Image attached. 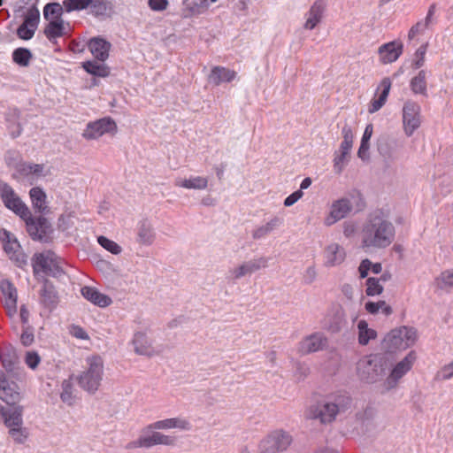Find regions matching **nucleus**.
Segmentation results:
<instances>
[{"label": "nucleus", "instance_id": "obj_47", "mask_svg": "<svg viewBox=\"0 0 453 453\" xmlns=\"http://www.w3.org/2000/svg\"><path fill=\"white\" fill-rule=\"evenodd\" d=\"M32 58V54L26 48H18L12 53L13 61L20 66H27Z\"/></svg>", "mask_w": 453, "mask_h": 453}, {"label": "nucleus", "instance_id": "obj_38", "mask_svg": "<svg viewBox=\"0 0 453 453\" xmlns=\"http://www.w3.org/2000/svg\"><path fill=\"white\" fill-rule=\"evenodd\" d=\"M74 375L69 379L63 380L60 393V398L63 403L73 405L75 401V389L73 387Z\"/></svg>", "mask_w": 453, "mask_h": 453}, {"label": "nucleus", "instance_id": "obj_50", "mask_svg": "<svg viewBox=\"0 0 453 453\" xmlns=\"http://www.w3.org/2000/svg\"><path fill=\"white\" fill-rule=\"evenodd\" d=\"M97 242L111 254L119 255L122 252V248L117 242L105 236L97 237Z\"/></svg>", "mask_w": 453, "mask_h": 453}, {"label": "nucleus", "instance_id": "obj_59", "mask_svg": "<svg viewBox=\"0 0 453 453\" xmlns=\"http://www.w3.org/2000/svg\"><path fill=\"white\" fill-rule=\"evenodd\" d=\"M40 19L39 11L36 8H31L26 14L24 23L32 28H36Z\"/></svg>", "mask_w": 453, "mask_h": 453}, {"label": "nucleus", "instance_id": "obj_37", "mask_svg": "<svg viewBox=\"0 0 453 453\" xmlns=\"http://www.w3.org/2000/svg\"><path fill=\"white\" fill-rule=\"evenodd\" d=\"M281 223L282 219L277 216H274L265 224L256 227L252 232V237L256 240L263 239L278 226H280Z\"/></svg>", "mask_w": 453, "mask_h": 453}, {"label": "nucleus", "instance_id": "obj_5", "mask_svg": "<svg viewBox=\"0 0 453 453\" xmlns=\"http://www.w3.org/2000/svg\"><path fill=\"white\" fill-rule=\"evenodd\" d=\"M176 444V438L173 435L165 434L152 426V423L146 426L141 432L139 437L127 445V449L137 448L150 449L162 445L173 447Z\"/></svg>", "mask_w": 453, "mask_h": 453}, {"label": "nucleus", "instance_id": "obj_53", "mask_svg": "<svg viewBox=\"0 0 453 453\" xmlns=\"http://www.w3.org/2000/svg\"><path fill=\"white\" fill-rule=\"evenodd\" d=\"M19 112L14 110L12 113H10L9 117H7L6 120L8 122V129L11 132L12 136L17 137L21 133V127L19 123L17 121Z\"/></svg>", "mask_w": 453, "mask_h": 453}, {"label": "nucleus", "instance_id": "obj_41", "mask_svg": "<svg viewBox=\"0 0 453 453\" xmlns=\"http://www.w3.org/2000/svg\"><path fill=\"white\" fill-rule=\"evenodd\" d=\"M358 342L361 345H367L369 342L375 339L377 333L374 329L370 328L365 320H360L357 323Z\"/></svg>", "mask_w": 453, "mask_h": 453}, {"label": "nucleus", "instance_id": "obj_12", "mask_svg": "<svg viewBox=\"0 0 453 453\" xmlns=\"http://www.w3.org/2000/svg\"><path fill=\"white\" fill-rule=\"evenodd\" d=\"M0 361L3 369L0 372L6 374L12 380H22L24 371L19 365V357L14 348L11 346L0 349Z\"/></svg>", "mask_w": 453, "mask_h": 453}, {"label": "nucleus", "instance_id": "obj_64", "mask_svg": "<svg viewBox=\"0 0 453 453\" xmlns=\"http://www.w3.org/2000/svg\"><path fill=\"white\" fill-rule=\"evenodd\" d=\"M69 333L72 336L81 339V340H88V334L87 332L81 327L80 326L73 325L69 328Z\"/></svg>", "mask_w": 453, "mask_h": 453}, {"label": "nucleus", "instance_id": "obj_49", "mask_svg": "<svg viewBox=\"0 0 453 453\" xmlns=\"http://www.w3.org/2000/svg\"><path fill=\"white\" fill-rule=\"evenodd\" d=\"M269 258L265 257H255L248 261H244L248 273L251 275L253 273L267 267Z\"/></svg>", "mask_w": 453, "mask_h": 453}, {"label": "nucleus", "instance_id": "obj_36", "mask_svg": "<svg viewBox=\"0 0 453 453\" xmlns=\"http://www.w3.org/2000/svg\"><path fill=\"white\" fill-rule=\"evenodd\" d=\"M397 146L395 140L382 139L378 143V151L386 160L392 162L397 158L395 153Z\"/></svg>", "mask_w": 453, "mask_h": 453}, {"label": "nucleus", "instance_id": "obj_9", "mask_svg": "<svg viewBox=\"0 0 453 453\" xmlns=\"http://www.w3.org/2000/svg\"><path fill=\"white\" fill-rule=\"evenodd\" d=\"M292 436L283 430H275L263 438L258 444V453H277L288 449L292 443Z\"/></svg>", "mask_w": 453, "mask_h": 453}, {"label": "nucleus", "instance_id": "obj_8", "mask_svg": "<svg viewBox=\"0 0 453 453\" xmlns=\"http://www.w3.org/2000/svg\"><path fill=\"white\" fill-rule=\"evenodd\" d=\"M417 341V331L412 327L400 326L391 330L384 338L383 345L389 351L403 350Z\"/></svg>", "mask_w": 453, "mask_h": 453}, {"label": "nucleus", "instance_id": "obj_44", "mask_svg": "<svg viewBox=\"0 0 453 453\" xmlns=\"http://www.w3.org/2000/svg\"><path fill=\"white\" fill-rule=\"evenodd\" d=\"M365 307L367 312L373 315L381 312L385 316H388L393 311L391 306L385 301L367 302Z\"/></svg>", "mask_w": 453, "mask_h": 453}, {"label": "nucleus", "instance_id": "obj_34", "mask_svg": "<svg viewBox=\"0 0 453 453\" xmlns=\"http://www.w3.org/2000/svg\"><path fill=\"white\" fill-rule=\"evenodd\" d=\"M41 302L49 310H53L58 303V296L55 288L45 281L41 290Z\"/></svg>", "mask_w": 453, "mask_h": 453}, {"label": "nucleus", "instance_id": "obj_55", "mask_svg": "<svg viewBox=\"0 0 453 453\" xmlns=\"http://www.w3.org/2000/svg\"><path fill=\"white\" fill-rule=\"evenodd\" d=\"M426 44L421 45L415 52L412 61V67L419 69L424 66L426 61Z\"/></svg>", "mask_w": 453, "mask_h": 453}, {"label": "nucleus", "instance_id": "obj_27", "mask_svg": "<svg viewBox=\"0 0 453 453\" xmlns=\"http://www.w3.org/2000/svg\"><path fill=\"white\" fill-rule=\"evenodd\" d=\"M152 426L159 430L178 429L180 431H189L192 427L188 419L181 417L169 418L157 420L152 423Z\"/></svg>", "mask_w": 453, "mask_h": 453}, {"label": "nucleus", "instance_id": "obj_54", "mask_svg": "<svg viewBox=\"0 0 453 453\" xmlns=\"http://www.w3.org/2000/svg\"><path fill=\"white\" fill-rule=\"evenodd\" d=\"M383 291V287L380 283V280L377 278L371 277L366 280V290L365 293L367 296H377L381 294Z\"/></svg>", "mask_w": 453, "mask_h": 453}, {"label": "nucleus", "instance_id": "obj_62", "mask_svg": "<svg viewBox=\"0 0 453 453\" xmlns=\"http://www.w3.org/2000/svg\"><path fill=\"white\" fill-rule=\"evenodd\" d=\"M149 7L154 12H163L169 6L168 0H148Z\"/></svg>", "mask_w": 453, "mask_h": 453}, {"label": "nucleus", "instance_id": "obj_61", "mask_svg": "<svg viewBox=\"0 0 453 453\" xmlns=\"http://www.w3.org/2000/svg\"><path fill=\"white\" fill-rule=\"evenodd\" d=\"M35 29L36 28H32L27 24L23 22V24L20 25L18 28L17 34L19 38L23 40H29L34 36Z\"/></svg>", "mask_w": 453, "mask_h": 453}, {"label": "nucleus", "instance_id": "obj_13", "mask_svg": "<svg viewBox=\"0 0 453 453\" xmlns=\"http://www.w3.org/2000/svg\"><path fill=\"white\" fill-rule=\"evenodd\" d=\"M0 197L4 206L20 218H27L29 216L28 207L7 183H0Z\"/></svg>", "mask_w": 453, "mask_h": 453}, {"label": "nucleus", "instance_id": "obj_56", "mask_svg": "<svg viewBox=\"0 0 453 453\" xmlns=\"http://www.w3.org/2000/svg\"><path fill=\"white\" fill-rule=\"evenodd\" d=\"M349 153H345V151H340L335 153L334 158V170L336 173H341L344 169L348 159L347 157Z\"/></svg>", "mask_w": 453, "mask_h": 453}, {"label": "nucleus", "instance_id": "obj_25", "mask_svg": "<svg viewBox=\"0 0 453 453\" xmlns=\"http://www.w3.org/2000/svg\"><path fill=\"white\" fill-rule=\"evenodd\" d=\"M137 242L142 245L150 246L156 240V232L152 223L147 219L138 222L136 227Z\"/></svg>", "mask_w": 453, "mask_h": 453}, {"label": "nucleus", "instance_id": "obj_28", "mask_svg": "<svg viewBox=\"0 0 453 453\" xmlns=\"http://www.w3.org/2000/svg\"><path fill=\"white\" fill-rule=\"evenodd\" d=\"M237 77V73L224 66L212 67L208 75V81L214 86H219L224 82H231Z\"/></svg>", "mask_w": 453, "mask_h": 453}, {"label": "nucleus", "instance_id": "obj_52", "mask_svg": "<svg viewBox=\"0 0 453 453\" xmlns=\"http://www.w3.org/2000/svg\"><path fill=\"white\" fill-rule=\"evenodd\" d=\"M434 13V6H432L429 11H428V13H427V16L426 18V20L424 22L420 21V22H418L416 25H414L409 31V34H408V38L410 40H412L413 38H415V36L419 34L420 32L424 31L426 27L428 26V22H429V19L431 18V16L433 15Z\"/></svg>", "mask_w": 453, "mask_h": 453}, {"label": "nucleus", "instance_id": "obj_42", "mask_svg": "<svg viewBox=\"0 0 453 453\" xmlns=\"http://www.w3.org/2000/svg\"><path fill=\"white\" fill-rule=\"evenodd\" d=\"M82 67L87 73L94 76L104 78L110 74V70L107 65L96 61H86L82 63Z\"/></svg>", "mask_w": 453, "mask_h": 453}, {"label": "nucleus", "instance_id": "obj_35", "mask_svg": "<svg viewBox=\"0 0 453 453\" xmlns=\"http://www.w3.org/2000/svg\"><path fill=\"white\" fill-rule=\"evenodd\" d=\"M103 2L104 0H64V6L65 12H71L86 8H98Z\"/></svg>", "mask_w": 453, "mask_h": 453}, {"label": "nucleus", "instance_id": "obj_58", "mask_svg": "<svg viewBox=\"0 0 453 453\" xmlns=\"http://www.w3.org/2000/svg\"><path fill=\"white\" fill-rule=\"evenodd\" d=\"M182 5L181 16L183 18L187 19L200 12L198 4L192 1L184 0Z\"/></svg>", "mask_w": 453, "mask_h": 453}, {"label": "nucleus", "instance_id": "obj_17", "mask_svg": "<svg viewBox=\"0 0 453 453\" xmlns=\"http://www.w3.org/2000/svg\"><path fill=\"white\" fill-rule=\"evenodd\" d=\"M117 129L116 123L111 118H103L87 125L83 132L84 138L95 140L108 133H114Z\"/></svg>", "mask_w": 453, "mask_h": 453}, {"label": "nucleus", "instance_id": "obj_3", "mask_svg": "<svg viewBox=\"0 0 453 453\" xmlns=\"http://www.w3.org/2000/svg\"><path fill=\"white\" fill-rule=\"evenodd\" d=\"M104 374V363L99 355L86 357L82 370L74 376L79 387L89 394H95L100 388Z\"/></svg>", "mask_w": 453, "mask_h": 453}, {"label": "nucleus", "instance_id": "obj_26", "mask_svg": "<svg viewBox=\"0 0 453 453\" xmlns=\"http://www.w3.org/2000/svg\"><path fill=\"white\" fill-rule=\"evenodd\" d=\"M325 12V4L322 0H317L311 6L310 10L305 14V22L303 24L304 29L312 30L323 19Z\"/></svg>", "mask_w": 453, "mask_h": 453}, {"label": "nucleus", "instance_id": "obj_32", "mask_svg": "<svg viewBox=\"0 0 453 453\" xmlns=\"http://www.w3.org/2000/svg\"><path fill=\"white\" fill-rule=\"evenodd\" d=\"M23 411L24 408L17 404L13 405L12 408L6 409L1 418L8 429L23 426Z\"/></svg>", "mask_w": 453, "mask_h": 453}, {"label": "nucleus", "instance_id": "obj_2", "mask_svg": "<svg viewBox=\"0 0 453 453\" xmlns=\"http://www.w3.org/2000/svg\"><path fill=\"white\" fill-rule=\"evenodd\" d=\"M351 399L344 393H334L311 405L305 411L310 419H319L321 424H330L337 415L350 406Z\"/></svg>", "mask_w": 453, "mask_h": 453}, {"label": "nucleus", "instance_id": "obj_43", "mask_svg": "<svg viewBox=\"0 0 453 453\" xmlns=\"http://www.w3.org/2000/svg\"><path fill=\"white\" fill-rule=\"evenodd\" d=\"M426 70H420L411 81V88L415 94L425 95L426 93Z\"/></svg>", "mask_w": 453, "mask_h": 453}, {"label": "nucleus", "instance_id": "obj_48", "mask_svg": "<svg viewBox=\"0 0 453 453\" xmlns=\"http://www.w3.org/2000/svg\"><path fill=\"white\" fill-rule=\"evenodd\" d=\"M250 275L247 270L245 264L242 262V264L231 267L228 269L226 278L229 281H236L245 276Z\"/></svg>", "mask_w": 453, "mask_h": 453}, {"label": "nucleus", "instance_id": "obj_14", "mask_svg": "<svg viewBox=\"0 0 453 453\" xmlns=\"http://www.w3.org/2000/svg\"><path fill=\"white\" fill-rule=\"evenodd\" d=\"M421 125V107L411 100L403 106V126L407 136H411Z\"/></svg>", "mask_w": 453, "mask_h": 453}, {"label": "nucleus", "instance_id": "obj_46", "mask_svg": "<svg viewBox=\"0 0 453 453\" xmlns=\"http://www.w3.org/2000/svg\"><path fill=\"white\" fill-rule=\"evenodd\" d=\"M436 284L441 289L449 293L453 291V270H448L441 273L436 279Z\"/></svg>", "mask_w": 453, "mask_h": 453}, {"label": "nucleus", "instance_id": "obj_40", "mask_svg": "<svg viewBox=\"0 0 453 453\" xmlns=\"http://www.w3.org/2000/svg\"><path fill=\"white\" fill-rule=\"evenodd\" d=\"M29 195L34 208L39 212H44L47 210L45 192L42 188L35 187L30 189Z\"/></svg>", "mask_w": 453, "mask_h": 453}, {"label": "nucleus", "instance_id": "obj_7", "mask_svg": "<svg viewBox=\"0 0 453 453\" xmlns=\"http://www.w3.org/2000/svg\"><path fill=\"white\" fill-rule=\"evenodd\" d=\"M31 261L36 278H39L41 274L58 277L62 273L60 258L51 250L35 253Z\"/></svg>", "mask_w": 453, "mask_h": 453}, {"label": "nucleus", "instance_id": "obj_23", "mask_svg": "<svg viewBox=\"0 0 453 453\" xmlns=\"http://www.w3.org/2000/svg\"><path fill=\"white\" fill-rule=\"evenodd\" d=\"M346 252L342 246L336 242L328 244L324 250L325 265L334 267L341 265L345 260Z\"/></svg>", "mask_w": 453, "mask_h": 453}, {"label": "nucleus", "instance_id": "obj_21", "mask_svg": "<svg viewBox=\"0 0 453 453\" xmlns=\"http://www.w3.org/2000/svg\"><path fill=\"white\" fill-rule=\"evenodd\" d=\"M403 45L400 41H392L379 47L380 61L389 64L396 61L403 53Z\"/></svg>", "mask_w": 453, "mask_h": 453}, {"label": "nucleus", "instance_id": "obj_57", "mask_svg": "<svg viewBox=\"0 0 453 453\" xmlns=\"http://www.w3.org/2000/svg\"><path fill=\"white\" fill-rule=\"evenodd\" d=\"M9 434L17 443H24L27 438V429L23 426L9 428Z\"/></svg>", "mask_w": 453, "mask_h": 453}, {"label": "nucleus", "instance_id": "obj_45", "mask_svg": "<svg viewBox=\"0 0 453 453\" xmlns=\"http://www.w3.org/2000/svg\"><path fill=\"white\" fill-rule=\"evenodd\" d=\"M64 10H65L64 4L61 5L58 3L47 4L43 10V16L48 21L62 19L61 15Z\"/></svg>", "mask_w": 453, "mask_h": 453}, {"label": "nucleus", "instance_id": "obj_39", "mask_svg": "<svg viewBox=\"0 0 453 453\" xmlns=\"http://www.w3.org/2000/svg\"><path fill=\"white\" fill-rule=\"evenodd\" d=\"M45 35L50 41H53L65 35L63 19H50L44 29Z\"/></svg>", "mask_w": 453, "mask_h": 453}, {"label": "nucleus", "instance_id": "obj_63", "mask_svg": "<svg viewBox=\"0 0 453 453\" xmlns=\"http://www.w3.org/2000/svg\"><path fill=\"white\" fill-rule=\"evenodd\" d=\"M40 361L41 358L36 352L29 351L27 353L25 362L29 368L33 370L35 369L38 366Z\"/></svg>", "mask_w": 453, "mask_h": 453}, {"label": "nucleus", "instance_id": "obj_24", "mask_svg": "<svg viewBox=\"0 0 453 453\" xmlns=\"http://www.w3.org/2000/svg\"><path fill=\"white\" fill-rule=\"evenodd\" d=\"M132 343L134 352L138 355L152 357L159 353L153 345L151 340L142 332L134 334Z\"/></svg>", "mask_w": 453, "mask_h": 453}, {"label": "nucleus", "instance_id": "obj_10", "mask_svg": "<svg viewBox=\"0 0 453 453\" xmlns=\"http://www.w3.org/2000/svg\"><path fill=\"white\" fill-rule=\"evenodd\" d=\"M0 242L5 254L17 266L23 267L27 265V257L12 233L4 228L0 229Z\"/></svg>", "mask_w": 453, "mask_h": 453}, {"label": "nucleus", "instance_id": "obj_19", "mask_svg": "<svg viewBox=\"0 0 453 453\" xmlns=\"http://www.w3.org/2000/svg\"><path fill=\"white\" fill-rule=\"evenodd\" d=\"M0 290L4 296V305L7 315L13 319L17 315L18 290L8 280L0 282Z\"/></svg>", "mask_w": 453, "mask_h": 453}, {"label": "nucleus", "instance_id": "obj_4", "mask_svg": "<svg viewBox=\"0 0 453 453\" xmlns=\"http://www.w3.org/2000/svg\"><path fill=\"white\" fill-rule=\"evenodd\" d=\"M365 203L359 193L351 195L350 197H342L335 200L330 206L328 214L324 219V224L327 226L344 219L352 210L361 211Z\"/></svg>", "mask_w": 453, "mask_h": 453}, {"label": "nucleus", "instance_id": "obj_33", "mask_svg": "<svg viewBox=\"0 0 453 453\" xmlns=\"http://www.w3.org/2000/svg\"><path fill=\"white\" fill-rule=\"evenodd\" d=\"M175 186L188 189H205L208 186V179L203 176H191L188 179L178 178L174 182Z\"/></svg>", "mask_w": 453, "mask_h": 453}, {"label": "nucleus", "instance_id": "obj_15", "mask_svg": "<svg viewBox=\"0 0 453 453\" xmlns=\"http://www.w3.org/2000/svg\"><path fill=\"white\" fill-rule=\"evenodd\" d=\"M19 380L0 372V399L9 405H15L21 398L17 384Z\"/></svg>", "mask_w": 453, "mask_h": 453}, {"label": "nucleus", "instance_id": "obj_16", "mask_svg": "<svg viewBox=\"0 0 453 453\" xmlns=\"http://www.w3.org/2000/svg\"><path fill=\"white\" fill-rule=\"evenodd\" d=\"M346 325L347 319L343 308L338 304L333 305L324 319V328L331 334H338Z\"/></svg>", "mask_w": 453, "mask_h": 453}, {"label": "nucleus", "instance_id": "obj_11", "mask_svg": "<svg viewBox=\"0 0 453 453\" xmlns=\"http://www.w3.org/2000/svg\"><path fill=\"white\" fill-rule=\"evenodd\" d=\"M416 359V353L410 351L402 360L397 362L392 367L389 375L383 383L384 389L389 391L395 388L401 379L411 370Z\"/></svg>", "mask_w": 453, "mask_h": 453}, {"label": "nucleus", "instance_id": "obj_51", "mask_svg": "<svg viewBox=\"0 0 453 453\" xmlns=\"http://www.w3.org/2000/svg\"><path fill=\"white\" fill-rule=\"evenodd\" d=\"M342 136H343V141L341 143L340 151H345V153H349V151L352 148L353 138H354L352 130L349 127L345 126L342 128Z\"/></svg>", "mask_w": 453, "mask_h": 453}, {"label": "nucleus", "instance_id": "obj_6", "mask_svg": "<svg viewBox=\"0 0 453 453\" xmlns=\"http://www.w3.org/2000/svg\"><path fill=\"white\" fill-rule=\"evenodd\" d=\"M359 378L367 382L374 383L385 374L384 357L379 355H370L361 358L357 366Z\"/></svg>", "mask_w": 453, "mask_h": 453}, {"label": "nucleus", "instance_id": "obj_31", "mask_svg": "<svg viewBox=\"0 0 453 453\" xmlns=\"http://www.w3.org/2000/svg\"><path fill=\"white\" fill-rule=\"evenodd\" d=\"M391 88V81L389 78H384L379 87L378 89L380 90V93L377 98L372 100L368 111L370 113H374L378 111L386 103L387 98L388 96L389 91Z\"/></svg>", "mask_w": 453, "mask_h": 453}, {"label": "nucleus", "instance_id": "obj_29", "mask_svg": "<svg viewBox=\"0 0 453 453\" xmlns=\"http://www.w3.org/2000/svg\"><path fill=\"white\" fill-rule=\"evenodd\" d=\"M88 46L96 59L104 62L109 57L111 45L109 42L101 37H94L89 40Z\"/></svg>", "mask_w": 453, "mask_h": 453}, {"label": "nucleus", "instance_id": "obj_20", "mask_svg": "<svg viewBox=\"0 0 453 453\" xmlns=\"http://www.w3.org/2000/svg\"><path fill=\"white\" fill-rule=\"evenodd\" d=\"M16 169L21 177L27 179L31 183L41 177L46 176L49 173L43 164L21 162L17 165Z\"/></svg>", "mask_w": 453, "mask_h": 453}, {"label": "nucleus", "instance_id": "obj_30", "mask_svg": "<svg viewBox=\"0 0 453 453\" xmlns=\"http://www.w3.org/2000/svg\"><path fill=\"white\" fill-rule=\"evenodd\" d=\"M81 292L85 299L99 307L104 308L111 303V299L108 296L95 288L86 286L81 288Z\"/></svg>", "mask_w": 453, "mask_h": 453}, {"label": "nucleus", "instance_id": "obj_22", "mask_svg": "<svg viewBox=\"0 0 453 453\" xmlns=\"http://www.w3.org/2000/svg\"><path fill=\"white\" fill-rule=\"evenodd\" d=\"M26 221L29 235L34 240H42L47 233L48 222L43 217L33 218L29 211L27 218H21Z\"/></svg>", "mask_w": 453, "mask_h": 453}, {"label": "nucleus", "instance_id": "obj_60", "mask_svg": "<svg viewBox=\"0 0 453 453\" xmlns=\"http://www.w3.org/2000/svg\"><path fill=\"white\" fill-rule=\"evenodd\" d=\"M438 380H448L453 378V361L443 365L436 374Z\"/></svg>", "mask_w": 453, "mask_h": 453}, {"label": "nucleus", "instance_id": "obj_18", "mask_svg": "<svg viewBox=\"0 0 453 453\" xmlns=\"http://www.w3.org/2000/svg\"><path fill=\"white\" fill-rule=\"evenodd\" d=\"M328 339L322 332L312 333L304 337L298 344V351L303 355L318 352L326 348Z\"/></svg>", "mask_w": 453, "mask_h": 453}, {"label": "nucleus", "instance_id": "obj_1", "mask_svg": "<svg viewBox=\"0 0 453 453\" xmlns=\"http://www.w3.org/2000/svg\"><path fill=\"white\" fill-rule=\"evenodd\" d=\"M394 225L380 212L370 214L361 229V247L365 250L388 247L395 239Z\"/></svg>", "mask_w": 453, "mask_h": 453}]
</instances>
